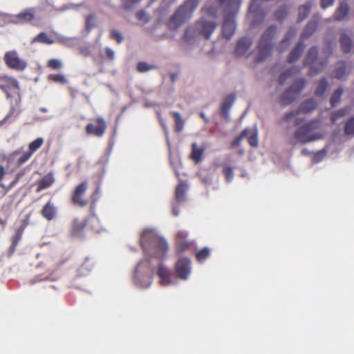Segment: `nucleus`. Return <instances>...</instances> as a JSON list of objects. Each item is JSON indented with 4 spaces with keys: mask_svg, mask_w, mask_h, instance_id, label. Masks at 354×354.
Returning <instances> with one entry per match:
<instances>
[{
    "mask_svg": "<svg viewBox=\"0 0 354 354\" xmlns=\"http://www.w3.org/2000/svg\"><path fill=\"white\" fill-rule=\"evenodd\" d=\"M216 26L217 24L214 21L201 19L194 24V26H189L186 29L184 39L188 43H191L198 35L203 36L205 39H208Z\"/></svg>",
    "mask_w": 354,
    "mask_h": 354,
    "instance_id": "7ed1b4c3",
    "label": "nucleus"
},
{
    "mask_svg": "<svg viewBox=\"0 0 354 354\" xmlns=\"http://www.w3.org/2000/svg\"><path fill=\"white\" fill-rule=\"evenodd\" d=\"M158 275L160 277V282L163 286L171 283V272L162 264H160L158 269Z\"/></svg>",
    "mask_w": 354,
    "mask_h": 354,
    "instance_id": "b1692460",
    "label": "nucleus"
},
{
    "mask_svg": "<svg viewBox=\"0 0 354 354\" xmlns=\"http://www.w3.org/2000/svg\"><path fill=\"white\" fill-rule=\"evenodd\" d=\"M306 84V81L305 79L299 78L296 80L288 88L297 95L304 89Z\"/></svg>",
    "mask_w": 354,
    "mask_h": 354,
    "instance_id": "2f4dec72",
    "label": "nucleus"
},
{
    "mask_svg": "<svg viewBox=\"0 0 354 354\" xmlns=\"http://www.w3.org/2000/svg\"><path fill=\"white\" fill-rule=\"evenodd\" d=\"M170 114L175 119V129L177 132H180L183 130L184 127V121L181 118V115L178 111H171Z\"/></svg>",
    "mask_w": 354,
    "mask_h": 354,
    "instance_id": "58836bf2",
    "label": "nucleus"
},
{
    "mask_svg": "<svg viewBox=\"0 0 354 354\" xmlns=\"http://www.w3.org/2000/svg\"><path fill=\"white\" fill-rule=\"evenodd\" d=\"M141 0H123L122 3V8L125 10H132Z\"/></svg>",
    "mask_w": 354,
    "mask_h": 354,
    "instance_id": "3c124183",
    "label": "nucleus"
},
{
    "mask_svg": "<svg viewBox=\"0 0 354 354\" xmlns=\"http://www.w3.org/2000/svg\"><path fill=\"white\" fill-rule=\"evenodd\" d=\"M3 62L8 68L17 71H23L27 67V62L19 57L17 52L15 50L6 52Z\"/></svg>",
    "mask_w": 354,
    "mask_h": 354,
    "instance_id": "1a4fd4ad",
    "label": "nucleus"
},
{
    "mask_svg": "<svg viewBox=\"0 0 354 354\" xmlns=\"http://www.w3.org/2000/svg\"><path fill=\"white\" fill-rule=\"evenodd\" d=\"M86 227V222L84 221H80L75 219L73 225V232L75 234L81 233Z\"/></svg>",
    "mask_w": 354,
    "mask_h": 354,
    "instance_id": "49530a36",
    "label": "nucleus"
},
{
    "mask_svg": "<svg viewBox=\"0 0 354 354\" xmlns=\"http://www.w3.org/2000/svg\"><path fill=\"white\" fill-rule=\"evenodd\" d=\"M340 45L342 51L345 53H349L352 50V41L348 35L346 33H342L340 37Z\"/></svg>",
    "mask_w": 354,
    "mask_h": 354,
    "instance_id": "a878e982",
    "label": "nucleus"
},
{
    "mask_svg": "<svg viewBox=\"0 0 354 354\" xmlns=\"http://www.w3.org/2000/svg\"><path fill=\"white\" fill-rule=\"evenodd\" d=\"M318 55V48L317 46H312L309 48L308 53L304 59V64L309 65L310 68L308 75L310 76H315L321 73L327 64V60L317 64L315 63Z\"/></svg>",
    "mask_w": 354,
    "mask_h": 354,
    "instance_id": "0eeeda50",
    "label": "nucleus"
},
{
    "mask_svg": "<svg viewBox=\"0 0 354 354\" xmlns=\"http://www.w3.org/2000/svg\"><path fill=\"white\" fill-rule=\"evenodd\" d=\"M329 86V84L326 77L322 78L318 84V86L315 91V95L317 97L324 95Z\"/></svg>",
    "mask_w": 354,
    "mask_h": 354,
    "instance_id": "473e14b6",
    "label": "nucleus"
},
{
    "mask_svg": "<svg viewBox=\"0 0 354 354\" xmlns=\"http://www.w3.org/2000/svg\"><path fill=\"white\" fill-rule=\"evenodd\" d=\"M22 222H23L22 225L19 228H17L16 230L15 234L12 236V239H11L12 245L10 247V249L12 251H14L15 250L19 241L21 239V236L24 232L25 228L28 225V218H27L26 219L23 220Z\"/></svg>",
    "mask_w": 354,
    "mask_h": 354,
    "instance_id": "4be33fe9",
    "label": "nucleus"
},
{
    "mask_svg": "<svg viewBox=\"0 0 354 354\" xmlns=\"http://www.w3.org/2000/svg\"><path fill=\"white\" fill-rule=\"evenodd\" d=\"M317 103L313 99H308L301 103L297 108V113H308L315 109Z\"/></svg>",
    "mask_w": 354,
    "mask_h": 354,
    "instance_id": "393cba45",
    "label": "nucleus"
},
{
    "mask_svg": "<svg viewBox=\"0 0 354 354\" xmlns=\"http://www.w3.org/2000/svg\"><path fill=\"white\" fill-rule=\"evenodd\" d=\"M35 17L36 8L34 7L25 8L16 15L17 19L24 23L32 21Z\"/></svg>",
    "mask_w": 354,
    "mask_h": 354,
    "instance_id": "dca6fc26",
    "label": "nucleus"
},
{
    "mask_svg": "<svg viewBox=\"0 0 354 354\" xmlns=\"http://www.w3.org/2000/svg\"><path fill=\"white\" fill-rule=\"evenodd\" d=\"M235 15L236 14H226V16L223 21L222 32L223 37L228 40L232 38L235 32Z\"/></svg>",
    "mask_w": 354,
    "mask_h": 354,
    "instance_id": "f8f14e48",
    "label": "nucleus"
},
{
    "mask_svg": "<svg viewBox=\"0 0 354 354\" xmlns=\"http://www.w3.org/2000/svg\"><path fill=\"white\" fill-rule=\"evenodd\" d=\"M319 121L317 120H311L299 127L294 133L295 138L301 144H306L312 141L322 138L319 133L310 134V133L317 129Z\"/></svg>",
    "mask_w": 354,
    "mask_h": 354,
    "instance_id": "423d86ee",
    "label": "nucleus"
},
{
    "mask_svg": "<svg viewBox=\"0 0 354 354\" xmlns=\"http://www.w3.org/2000/svg\"><path fill=\"white\" fill-rule=\"evenodd\" d=\"M210 250L207 248H204L196 253V258L198 261L203 262L209 256Z\"/></svg>",
    "mask_w": 354,
    "mask_h": 354,
    "instance_id": "de8ad7c7",
    "label": "nucleus"
},
{
    "mask_svg": "<svg viewBox=\"0 0 354 354\" xmlns=\"http://www.w3.org/2000/svg\"><path fill=\"white\" fill-rule=\"evenodd\" d=\"M24 172H19L17 174L15 179L6 187V192H8L13 187H15L18 183L20 178L24 176Z\"/></svg>",
    "mask_w": 354,
    "mask_h": 354,
    "instance_id": "680f3d73",
    "label": "nucleus"
},
{
    "mask_svg": "<svg viewBox=\"0 0 354 354\" xmlns=\"http://www.w3.org/2000/svg\"><path fill=\"white\" fill-rule=\"evenodd\" d=\"M250 132V129L249 128H245V129H243L241 134L237 136L232 142V147H238L239 146L241 140L243 139V138H245L246 136H248V134Z\"/></svg>",
    "mask_w": 354,
    "mask_h": 354,
    "instance_id": "603ef678",
    "label": "nucleus"
},
{
    "mask_svg": "<svg viewBox=\"0 0 354 354\" xmlns=\"http://www.w3.org/2000/svg\"><path fill=\"white\" fill-rule=\"evenodd\" d=\"M188 233L186 231L180 230L177 232L176 241H187Z\"/></svg>",
    "mask_w": 354,
    "mask_h": 354,
    "instance_id": "774afa93",
    "label": "nucleus"
},
{
    "mask_svg": "<svg viewBox=\"0 0 354 354\" xmlns=\"http://www.w3.org/2000/svg\"><path fill=\"white\" fill-rule=\"evenodd\" d=\"M297 95L288 88L281 96V103L283 106H288L296 100Z\"/></svg>",
    "mask_w": 354,
    "mask_h": 354,
    "instance_id": "cd10ccee",
    "label": "nucleus"
},
{
    "mask_svg": "<svg viewBox=\"0 0 354 354\" xmlns=\"http://www.w3.org/2000/svg\"><path fill=\"white\" fill-rule=\"evenodd\" d=\"M235 100L236 95L234 93H230L224 98L221 106V110L224 118L228 117L229 111Z\"/></svg>",
    "mask_w": 354,
    "mask_h": 354,
    "instance_id": "6ab92c4d",
    "label": "nucleus"
},
{
    "mask_svg": "<svg viewBox=\"0 0 354 354\" xmlns=\"http://www.w3.org/2000/svg\"><path fill=\"white\" fill-rule=\"evenodd\" d=\"M342 94L343 89L342 88H339L334 91L330 100L332 106H335L341 101Z\"/></svg>",
    "mask_w": 354,
    "mask_h": 354,
    "instance_id": "37998d69",
    "label": "nucleus"
},
{
    "mask_svg": "<svg viewBox=\"0 0 354 354\" xmlns=\"http://www.w3.org/2000/svg\"><path fill=\"white\" fill-rule=\"evenodd\" d=\"M241 4V0H218V1H207L203 10L212 17H216L218 8H221L225 14H236Z\"/></svg>",
    "mask_w": 354,
    "mask_h": 354,
    "instance_id": "39448f33",
    "label": "nucleus"
},
{
    "mask_svg": "<svg viewBox=\"0 0 354 354\" xmlns=\"http://www.w3.org/2000/svg\"><path fill=\"white\" fill-rule=\"evenodd\" d=\"M192 243L187 241H176V248L178 252H183L190 248Z\"/></svg>",
    "mask_w": 354,
    "mask_h": 354,
    "instance_id": "5fc2aeb1",
    "label": "nucleus"
},
{
    "mask_svg": "<svg viewBox=\"0 0 354 354\" xmlns=\"http://www.w3.org/2000/svg\"><path fill=\"white\" fill-rule=\"evenodd\" d=\"M346 72V63L343 61L338 62L336 64L335 68L333 71V77L337 79L342 78Z\"/></svg>",
    "mask_w": 354,
    "mask_h": 354,
    "instance_id": "c756f323",
    "label": "nucleus"
},
{
    "mask_svg": "<svg viewBox=\"0 0 354 354\" xmlns=\"http://www.w3.org/2000/svg\"><path fill=\"white\" fill-rule=\"evenodd\" d=\"M44 139L42 138H37L28 145V151L32 155L37 151L43 145Z\"/></svg>",
    "mask_w": 354,
    "mask_h": 354,
    "instance_id": "a19ab883",
    "label": "nucleus"
},
{
    "mask_svg": "<svg viewBox=\"0 0 354 354\" xmlns=\"http://www.w3.org/2000/svg\"><path fill=\"white\" fill-rule=\"evenodd\" d=\"M48 79L54 82L65 84L66 79L64 75L60 74H53L48 76Z\"/></svg>",
    "mask_w": 354,
    "mask_h": 354,
    "instance_id": "4d7b16f0",
    "label": "nucleus"
},
{
    "mask_svg": "<svg viewBox=\"0 0 354 354\" xmlns=\"http://www.w3.org/2000/svg\"><path fill=\"white\" fill-rule=\"evenodd\" d=\"M344 133L346 136H354V117L349 118L346 122Z\"/></svg>",
    "mask_w": 354,
    "mask_h": 354,
    "instance_id": "a18cd8bd",
    "label": "nucleus"
},
{
    "mask_svg": "<svg viewBox=\"0 0 354 354\" xmlns=\"http://www.w3.org/2000/svg\"><path fill=\"white\" fill-rule=\"evenodd\" d=\"M288 14V7L286 5L280 6L274 12L275 19L278 21L283 20Z\"/></svg>",
    "mask_w": 354,
    "mask_h": 354,
    "instance_id": "79ce46f5",
    "label": "nucleus"
},
{
    "mask_svg": "<svg viewBox=\"0 0 354 354\" xmlns=\"http://www.w3.org/2000/svg\"><path fill=\"white\" fill-rule=\"evenodd\" d=\"M136 18L144 23H147L149 21L148 15L144 10H139L136 13Z\"/></svg>",
    "mask_w": 354,
    "mask_h": 354,
    "instance_id": "e2e57ef3",
    "label": "nucleus"
},
{
    "mask_svg": "<svg viewBox=\"0 0 354 354\" xmlns=\"http://www.w3.org/2000/svg\"><path fill=\"white\" fill-rule=\"evenodd\" d=\"M57 214V208L53 203L52 199H50L42 207L41 215L44 218L50 221L55 218Z\"/></svg>",
    "mask_w": 354,
    "mask_h": 354,
    "instance_id": "4468645a",
    "label": "nucleus"
},
{
    "mask_svg": "<svg viewBox=\"0 0 354 354\" xmlns=\"http://www.w3.org/2000/svg\"><path fill=\"white\" fill-rule=\"evenodd\" d=\"M110 38L111 39L115 40L117 44H120L122 42L124 37L122 33L117 30H111L110 32Z\"/></svg>",
    "mask_w": 354,
    "mask_h": 354,
    "instance_id": "6e6d98bb",
    "label": "nucleus"
},
{
    "mask_svg": "<svg viewBox=\"0 0 354 354\" xmlns=\"http://www.w3.org/2000/svg\"><path fill=\"white\" fill-rule=\"evenodd\" d=\"M299 114V113H297V111H289V112H287L285 113V115H283V120L284 122H288L290 121L292 118H293L294 117H295L297 115Z\"/></svg>",
    "mask_w": 354,
    "mask_h": 354,
    "instance_id": "69168bd1",
    "label": "nucleus"
},
{
    "mask_svg": "<svg viewBox=\"0 0 354 354\" xmlns=\"http://www.w3.org/2000/svg\"><path fill=\"white\" fill-rule=\"evenodd\" d=\"M326 151L325 149H322L315 153L313 156V162L314 163H318L322 161V159L326 156Z\"/></svg>",
    "mask_w": 354,
    "mask_h": 354,
    "instance_id": "bf43d9fd",
    "label": "nucleus"
},
{
    "mask_svg": "<svg viewBox=\"0 0 354 354\" xmlns=\"http://www.w3.org/2000/svg\"><path fill=\"white\" fill-rule=\"evenodd\" d=\"M300 69L299 68L292 67L291 68H289L286 70V71L283 72L279 77V84L280 85H283L289 77H290L292 75V73H299Z\"/></svg>",
    "mask_w": 354,
    "mask_h": 354,
    "instance_id": "c9c22d12",
    "label": "nucleus"
},
{
    "mask_svg": "<svg viewBox=\"0 0 354 354\" xmlns=\"http://www.w3.org/2000/svg\"><path fill=\"white\" fill-rule=\"evenodd\" d=\"M190 260L188 258H183L178 261L176 264V272L178 277L186 279L190 274Z\"/></svg>",
    "mask_w": 354,
    "mask_h": 354,
    "instance_id": "ddd939ff",
    "label": "nucleus"
},
{
    "mask_svg": "<svg viewBox=\"0 0 354 354\" xmlns=\"http://www.w3.org/2000/svg\"><path fill=\"white\" fill-rule=\"evenodd\" d=\"M32 155L28 151L24 152L21 157H19L17 160V164L18 166H21L24 163H26L32 156Z\"/></svg>",
    "mask_w": 354,
    "mask_h": 354,
    "instance_id": "13d9d810",
    "label": "nucleus"
},
{
    "mask_svg": "<svg viewBox=\"0 0 354 354\" xmlns=\"http://www.w3.org/2000/svg\"><path fill=\"white\" fill-rule=\"evenodd\" d=\"M350 111L348 107H344L337 111H333L330 114V121L333 124H335L338 120L344 117Z\"/></svg>",
    "mask_w": 354,
    "mask_h": 354,
    "instance_id": "7c9ffc66",
    "label": "nucleus"
},
{
    "mask_svg": "<svg viewBox=\"0 0 354 354\" xmlns=\"http://www.w3.org/2000/svg\"><path fill=\"white\" fill-rule=\"evenodd\" d=\"M310 10L311 3L310 2H308L304 5L300 6L298 8L299 15L297 21L300 22L306 19L308 17L310 12Z\"/></svg>",
    "mask_w": 354,
    "mask_h": 354,
    "instance_id": "c85d7f7f",
    "label": "nucleus"
},
{
    "mask_svg": "<svg viewBox=\"0 0 354 354\" xmlns=\"http://www.w3.org/2000/svg\"><path fill=\"white\" fill-rule=\"evenodd\" d=\"M140 242L147 255L159 259H162L165 256L169 248L168 244L164 239L149 231L142 232Z\"/></svg>",
    "mask_w": 354,
    "mask_h": 354,
    "instance_id": "f257e3e1",
    "label": "nucleus"
},
{
    "mask_svg": "<svg viewBox=\"0 0 354 354\" xmlns=\"http://www.w3.org/2000/svg\"><path fill=\"white\" fill-rule=\"evenodd\" d=\"M192 150L190 157L196 163L199 162L202 160L204 150H203V149L198 148L197 147L196 143H193L192 145Z\"/></svg>",
    "mask_w": 354,
    "mask_h": 354,
    "instance_id": "72a5a7b5",
    "label": "nucleus"
},
{
    "mask_svg": "<svg viewBox=\"0 0 354 354\" xmlns=\"http://www.w3.org/2000/svg\"><path fill=\"white\" fill-rule=\"evenodd\" d=\"M257 3H258L257 4L258 8H257V10L255 11L252 10L250 9V6H249V12L251 14L254 15V19L252 22V26H255V25L261 24L264 21L265 17L266 16V11L265 10L261 8V6L262 3L257 1Z\"/></svg>",
    "mask_w": 354,
    "mask_h": 354,
    "instance_id": "aec40b11",
    "label": "nucleus"
},
{
    "mask_svg": "<svg viewBox=\"0 0 354 354\" xmlns=\"http://www.w3.org/2000/svg\"><path fill=\"white\" fill-rule=\"evenodd\" d=\"M252 40L250 37H243L238 40L234 53L236 56L241 57L245 55V53L249 50L252 46Z\"/></svg>",
    "mask_w": 354,
    "mask_h": 354,
    "instance_id": "2eb2a0df",
    "label": "nucleus"
},
{
    "mask_svg": "<svg viewBox=\"0 0 354 354\" xmlns=\"http://www.w3.org/2000/svg\"><path fill=\"white\" fill-rule=\"evenodd\" d=\"M95 16L91 14L86 17L85 27L87 32H90L95 26Z\"/></svg>",
    "mask_w": 354,
    "mask_h": 354,
    "instance_id": "09e8293b",
    "label": "nucleus"
},
{
    "mask_svg": "<svg viewBox=\"0 0 354 354\" xmlns=\"http://www.w3.org/2000/svg\"><path fill=\"white\" fill-rule=\"evenodd\" d=\"M277 33V28L274 25L270 26L264 31L258 45V54L256 58L257 62H263L272 55L274 47L272 40Z\"/></svg>",
    "mask_w": 354,
    "mask_h": 354,
    "instance_id": "20e7f679",
    "label": "nucleus"
},
{
    "mask_svg": "<svg viewBox=\"0 0 354 354\" xmlns=\"http://www.w3.org/2000/svg\"><path fill=\"white\" fill-rule=\"evenodd\" d=\"M47 66L53 69H59L62 68V64L59 59H51L48 60Z\"/></svg>",
    "mask_w": 354,
    "mask_h": 354,
    "instance_id": "052dcab7",
    "label": "nucleus"
},
{
    "mask_svg": "<svg viewBox=\"0 0 354 354\" xmlns=\"http://www.w3.org/2000/svg\"><path fill=\"white\" fill-rule=\"evenodd\" d=\"M93 262L90 259H86L84 263L78 269V272L80 274H87L93 268Z\"/></svg>",
    "mask_w": 354,
    "mask_h": 354,
    "instance_id": "4c0bfd02",
    "label": "nucleus"
},
{
    "mask_svg": "<svg viewBox=\"0 0 354 354\" xmlns=\"http://www.w3.org/2000/svg\"><path fill=\"white\" fill-rule=\"evenodd\" d=\"M143 263L140 262L138 264L135 270V281L142 288H147L150 286L152 279L150 274H145L143 276V281L140 279V269Z\"/></svg>",
    "mask_w": 354,
    "mask_h": 354,
    "instance_id": "f3484780",
    "label": "nucleus"
},
{
    "mask_svg": "<svg viewBox=\"0 0 354 354\" xmlns=\"http://www.w3.org/2000/svg\"><path fill=\"white\" fill-rule=\"evenodd\" d=\"M1 91L7 98H13L19 96L20 87L18 80L10 75H2Z\"/></svg>",
    "mask_w": 354,
    "mask_h": 354,
    "instance_id": "6e6552de",
    "label": "nucleus"
},
{
    "mask_svg": "<svg viewBox=\"0 0 354 354\" xmlns=\"http://www.w3.org/2000/svg\"><path fill=\"white\" fill-rule=\"evenodd\" d=\"M87 189L88 182L86 180L82 182L75 187L71 194V203L73 205L84 207L88 205V201L84 198V195Z\"/></svg>",
    "mask_w": 354,
    "mask_h": 354,
    "instance_id": "9d476101",
    "label": "nucleus"
},
{
    "mask_svg": "<svg viewBox=\"0 0 354 354\" xmlns=\"http://www.w3.org/2000/svg\"><path fill=\"white\" fill-rule=\"evenodd\" d=\"M300 69L299 68L292 67L291 68H289L286 70V71L283 72L279 77V84L280 85H283L289 77H290L292 75V73H299Z\"/></svg>",
    "mask_w": 354,
    "mask_h": 354,
    "instance_id": "f704fd0d",
    "label": "nucleus"
},
{
    "mask_svg": "<svg viewBox=\"0 0 354 354\" xmlns=\"http://www.w3.org/2000/svg\"><path fill=\"white\" fill-rule=\"evenodd\" d=\"M297 35V29L293 27H290L287 31L285 37L281 41V46H288L292 39L295 37Z\"/></svg>",
    "mask_w": 354,
    "mask_h": 354,
    "instance_id": "ea45409f",
    "label": "nucleus"
},
{
    "mask_svg": "<svg viewBox=\"0 0 354 354\" xmlns=\"http://www.w3.org/2000/svg\"><path fill=\"white\" fill-rule=\"evenodd\" d=\"M318 23L315 21H310L306 26L304 31L301 35L302 39H306L309 38L317 29Z\"/></svg>",
    "mask_w": 354,
    "mask_h": 354,
    "instance_id": "bb28decb",
    "label": "nucleus"
},
{
    "mask_svg": "<svg viewBox=\"0 0 354 354\" xmlns=\"http://www.w3.org/2000/svg\"><path fill=\"white\" fill-rule=\"evenodd\" d=\"M350 11V7L346 1L340 3L333 14V18L335 21H342L346 18Z\"/></svg>",
    "mask_w": 354,
    "mask_h": 354,
    "instance_id": "a211bd4d",
    "label": "nucleus"
},
{
    "mask_svg": "<svg viewBox=\"0 0 354 354\" xmlns=\"http://www.w3.org/2000/svg\"><path fill=\"white\" fill-rule=\"evenodd\" d=\"M104 52H105L106 58L108 60L113 61L114 59V58H115V53H114L113 50H112L109 47H106L104 48Z\"/></svg>",
    "mask_w": 354,
    "mask_h": 354,
    "instance_id": "338daca9",
    "label": "nucleus"
},
{
    "mask_svg": "<svg viewBox=\"0 0 354 354\" xmlns=\"http://www.w3.org/2000/svg\"><path fill=\"white\" fill-rule=\"evenodd\" d=\"M305 48V45L302 41H299L294 48L290 53L287 59V62L290 64L295 62L301 55Z\"/></svg>",
    "mask_w": 354,
    "mask_h": 354,
    "instance_id": "412c9836",
    "label": "nucleus"
},
{
    "mask_svg": "<svg viewBox=\"0 0 354 354\" xmlns=\"http://www.w3.org/2000/svg\"><path fill=\"white\" fill-rule=\"evenodd\" d=\"M97 126L89 123L86 126V132L88 135H94L97 137H102L107 128L106 122L102 118H97L95 120Z\"/></svg>",
    "mask_w": 354,
    "mask_h": 354,
    "instance_id": "9b49d317",
    "label": "nucleus"
},
{
    "mask_svg": "<svg viewBox=\"0 0 354 354\" xmlns=\"http://www.w3.org/2000/svg\"><path fill=\"white\" fill-rule=\"evenodd\" d=\"M185 185L180 184L176 188V198L178 201L182 202L185 200Z\"/></svg>",
    "mask_w": 354,
    "mask_h": 354,
    "instance_id": "8fccbe9b",
    "label": "nucleus"
},
{
    "mask_svg": "<svg viewBox=\"0 0 354 354\" xmlns=\"http://www.w3.org/2000/svg\"><path fill=\"white\" fill-rule=\"evenodd\" d=\"M156 68V66L154 65H149L147 62H140L137 64V70L140 73L147 72L150 70Z\"/></svg>",
    "mask_w": 354,
    "mask_h": 354,
    "instance_id": "864d4df0",
    "label": "nucleus"
},
{
    "mask_svg": "<svg viewBox=\"0 0 354 354\" xmlns=\"http://www.w3.org/2000/svg\"><path fill=\"white\" fill-rule=\"evenodd\" d=\"M198 6V0H186L171 17L168 26L171 30L178 28L189 20Z\"/></svg>",
    "mask_w": 354,
    "mask_h": 354,
    "instance_id": "f03ea898",
    "label": "nucleus"
},
{
    "mask_svg": "<svg viewBox=\"0 0 354 354\" xmlns=\"http://www.w3.org/2000/svg\"><path fill=\"white\" fill-rule=\"evenodd\" d=\"M54 182L55 178L53 174H47L41 179L37 181L36 192L39 193L43 189L50 187Z\"/></svg>",
    "mask_w": 354,
    "mask_h": 354,
    "instance_id": "5701e85b",
    "label": "nucleus"
},
{
    "mask_svg": "<svg viewBox=\"0 0 354 354\" xmlns=\"http://www.w3.org/2000/svg\"><path fill=\"white\" fill-rule=\"evenodd\" d=\"M41 43L46 44H52L53 43V39L49 37L46 32L39 33L32 40V43Z\"/></svg>",
    "mask_w": 354,
    "mask_h": 354,
    "instance_id": "e433bc0d",
    "label": "nucleus"
},
{
    "mask_svg": "<svg viewBox=\"0 0 354 354\" xmlns=\"http://www.w3.org/2000/svg\"><path fill=\"white\" fill-rule=\"evenodd\" d=\"M249 145L252 147H257L258 146V138L257 131H252L250 129V132L246 136Z\"/></svg>",
    "mask_w": 354,
    "mask_h": 354,
    "instance_id": "c03bdc74",
    "label": "nucleus"
},
{
    "mask_svg": "<svg viewBox=\"0 0 354 354\" xmlns=\"http://www.w3.org/2000/svg\"><path fill=\"white\" fill-rule=\"evenodd\" d=\"M223 175L225 178V180L227 182H230L233 177H234V173L232 168L231 167H226L223 169Z\"/></svg>",
    "mask_w": 354,
    "mask_h": 354,
    "instance_id": "0e129e2a",
    "label": "nucleus"
}]
</instances>
